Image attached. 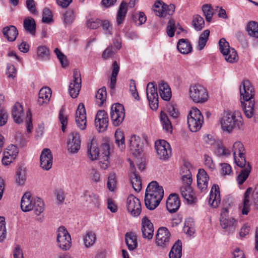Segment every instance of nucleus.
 Listing matches in <instances>:
<instances>
[{"label":"nucleus","mask_w":258,"mask_h":258,"mask_svg":"<svg viewBox=\"0 0 258 258\" xmlns=\"http://www.w3.org/2000/svg\"><path fill=\"white\" fill-rule=\"evenodd\" d=\"M81 140L80 135L76 132L71 133L68 140V149L72 153H76L80 149Z\"/></svg>","instance_id":"aec40b11"},{"label":"nucleus","mask_w":258,"mask_h":258,"mask_svg":"<svg viewBox=\"0 0 258 258\" xmlns=\"http://www.w3.org/2000/svg\"><path fill=\"white\" fill-rule=\"evenodd\" d=\"M83 197L86 201H88L90 204L96 208L99 206V196L93 192L89 193L88 191H85L83 194Z\"/></svg>","instance_id":"a19ab883"},{"label":"nucleus","mask_w":258,"mask_h":258,"mask_svg":"<svg viewBox=\"0 0 258 258\" xmlns=\"http://www.w3.org/2000/svg\"><path fill=\"white\" fill-rule=\"evenodd\" d=\"M143 144L140 138L135 135L132 136L130 140V149L133 154L137 156L143 151Z\"/></svg>","instance_id":"b1692460"},{"label":"nucleus","mask_w":258,"mask_h":258,"mask_svg":"<svg viewBox=\"0 0 258 258\" xmlns=\"http://www.w3.org/2000/svg\"><path fill=\"white\" fill-rule=\"evenodd\" d=\"M189 93L191 99L196 103H204L208 100L207 90L201 85L195 84L190 86Z\"/></svg>","instance_id":"6e6552de"},{"label":"nucleus","mask_w":258,"mask_h":258,"mask_svg":"<svg viewBox=\"0 0 258 258\" xmlns=\"http://www.w3.org/2000/svg\"><path fill=\"white\" fill-rule=\"evenodd\" d=\"M160 120L163 130L167 133H171L172 126L166 114L164 112H161L160 113Z\"/></svg>","instance_id":"79ce46f5"},{"label":"nucleus","mask_w":258,"mask_h":258,"mask_svg":"<svg viewBox=\"0 0 258 258\" xmlns=\"http://www.w3.org/2000/svg\"><path fill=\"white\" fill-rule=\"evenodd\" d=\"M81 88V77L80 71L75 69L73 72V81L69 86V92L70 96L73 98H76Z\"/></svg>","instance_id":"f3484780"},{"label":"nucleus","mask_w":258,"mask_h":258,"mask_svg":"<svg viewBox=\"0 0 258 258\" xmlns=\"http://www.w3.org/2000/svg\"><path fill=\"white\" fill-rule=\"evenodd\" d=\"M26 180L25 171L21 168L16 172V181L19 185H23Z\"/></svg>","instance_id":"13d9d810"},{"label":"nucleus","mask_w":258,"mask_h":258,"mask_svg":"<svg viewBox=\"0 0 258 258\" xmlns=\"http://www.w3.org/2000/svg\"><path fill=\"white\" fill-rule=\"evenodd\" d=\"M127 11V4L124 1H122L117 12L116 21L118 26L122 24L125 20Z\"/></svg>","instance_id":"473e14b6"},{"label":"nucleus","mask_w":258,"mask_h":258,"mask_svg":"<svg viewBox=\"0 0 258 258\" xmlns=\"http://www.w3.org/2000/svg\"><path fill=\"white\" fill-rule=\"evenodd\" d=\"M57 242L58 247L63 250H68L71 247V235L64 226H60L57 229Z\"/></svg>","instance_id":"ddd939ff"},{"label":"nucleus","mask_w":258,"mask_h":258,"mask_svg":"<svg viewBox=\"0 0 258 258\" xmlns=\"http://www.w3.org/2000/svg\"><path fill=\"white\" fill-rule=\"evenodd\" d=\"M177 48L178 51L182 54H188L190 53L192 50L190 42L186 39H179L177 44Z\"/></svg>","instance_id":"f704fd0d"},{"label":"nucleus","mask_w":258,"mask_h":258,"mask_svg":"<svg viewBox=\"0 0 258 258\" xmlns=\"http://www.w3.org/2000/svg\"><path fill=\"white\" fill-rule=\"evenodd\" d=\"M23 27L27 32L35 35L36 25L34 19L31 17L26 18L23 21Z\"/></svg>","instance_id":"e433bc0d"},{"label":"nucleus","mask_w":258,"mask_h":258,"mask_svg":"<svg viewBox=\"0 0 258 258\" xmlns=\"http://www.w3.org/2000/svg\"><path fill=\"white\" fill-rule=\"evenodd\" d=\"M59 119L61 124V130L63 132H65L66 126L68 123L67 116L64 114V109L61 108L59 112Z\"/></svg>","instance_id":"680f3d73"},{"label":"nucleus","mask_w":258,"mask_h":258,"mask_svg":"<svg viewBox=\"0 0 258 258\" xmlns=\"http://www.w3.org/2000/svg\"><path fill=\"white\" fill-rule=\"evenodd\" d=\"M221 52L224 56L225 60L229 62H233L238 60V56L234 49L230 48L229 43L222 38L219 41Z\"/></svg>","instance_id":"9b49d317"},{"label":"nucleus","mask_w":258,"mask_h":258,"mask_svg":"<svg viewBox=\"0 0 258 258\" xmlns=\"http://www.w3.org/2000/svg\"><path fill=\"white\" fill-rule=\"evenodd\" d=\"M21 208L23 212L34 210L35 214L39 216L44 211V204L39 198L33 199L30 192H26L22 197Z\"/></svg>","instance_id":"39448f33"},{"label":"nucleus","mask_w":258,"mask_h":258,"mask_svg":"<svg viewBox=\"0 0 258 258\" xmlns=\"http://www.w3.org/2000/svg\"><path fill=\"white\" fill-rule=\"evenodd\" d=\"M116 176L114 173H111L107 181V187L110 191H113L116 187Z\"/></svg>","instance_id":"0e129e2a"},{"label":"nucleus","mask_w":258,"mask_h":258,"mask_svg":"<svg viewBox=\"0 0 258 258\" xmlns=\"http://www.w3.org/2000/svg\"><path fill=\"white\" fill-rule=\"evenodd\" d=\"M3 33L8 41H14L18 35V31L15 26L10 25L3 29Z\"/></svg>","instance_id":"7c9ffc66"},{"label":"nucleus","mask_w":258,"mask_h":258,"mask_svg":"<svg viewBox=\"0 0 258 258\" xmlns=\"http://www.w3.org/2000/svg\"><path fill=\"white\" fill-rule=\"evenodd\" d=\"M181 244V241L180 240H178L174 244L169 253V258H181L182 255Z\"/></svg>","instance_id":"58836bf2"},{"label":"nucleus","mask_w":258,"mask_h":258,"mask_svg":"<svg viewBox=\"0 0 258 258\" xmlns=\"http://www.w3.org/2000/svg\"><path fill=\"white\" fill-rule=\"evenodd\" d=\"M220 201L219 187L218 185L214 184L212 186L210 191L209 203L212 207L216 208L220 204Z\"/></svg>","instance_id":"cd10ccee"},{"label":"nucleus","mask_w":258,"mask_h":258,"mask_svg":"<svg viewBox=\"0 0 258 258\" xmlns=\"http://www.w3.org/2000/svg\"><path fill=\"white\" fill-rule=\"evenodd\" d=\"M75 18L74 11L72 9L67 10L63 15V23L66 25H71Z\"/></svg>","instance_id":"3c124183"},{"label":"nucleus","mask_w":258,"mask_h":258,"mask_svg":"<svg viewBox=\"0 0 258 258\" xmlns=\"http://www.w3.org/2000/svg\"><path fill=\"white\" fill-rule=\"evenodd\" d=\"M197 185L198 188L201 191L203 192L207 190L209 177L204 169H200L197 175Z\"/></svg>","instance_id":"393cba45"},{"label":"nucleus","mask_w":258,"mask_h":258,"mask_svg":"<svg viewBox=\"0 0 258 258\" xmlns=\"http://www.w3.org/2000/svg\"><path fill=\"white\" fill-rule=\"evenodd\" d=\"M54 51L56 55L57 58L59 59L61 66L63 68L67 67L69 62L67 56L63 54L58 48H55Z\"/></svg>","instance_id":"5fc2aeb1"},{"label":"nucleus","mask_w":258,"mask_h":258,"mask_svg":"<svg viewBox=\"0 0 258 258\" xmlns=\"http://www.w3.org/2000/svg\"><path fill=\"white\" fill-rule=\"evenodd\" d=\"M202 11L207 22H211L213 16V8L211 5L205 4L202 7Z\"/></svg>","instance_id":"603ef678"},{"label":"nucleus","mask_w":258,"mask_h":258,"mask_svg":"<svg viewBox=\"0 0 258 258\" xmlns=\"http://www.w3.org/2000/svg\"><path fill=\"white\" fill-rule=\"evenodd\" d=\"M51 96V91L49 87L41 88L38 94V103L40 105L47 104Z\"/></svg>","instance_id":"c756f323"},{"label":"nucleus","mask_w":258,"mask_h":258,"mask_svg":"<svg viewBox=\"0 0 258 258\" xmlns=\"http://www.w3.org/2000/svg\"><path fill=\"white\" fill-rule=\"evenodd\" d=\"M204 117L197 108H192L187 116V124L190 131L196 132L202 127Z\"/></svg>","instance_id":"0eeeda50"},{"label":"nucleus","mask_w":258,"mask_h":258,"mask_svg":"<svg viewBox=\"0 0 258 258\" xmlns=\"http://www.w3.org/2000/svg\"><path fill=\"white\" fill-rule=\"evenodd\" d=\"M164 196L163 187L156 181L151 182L148 185L145 195V205L150 210L156 208Z\"/></svg>","instance_id":"7ed1b4c3"},{"label":"nucleus","mask_w":258,"mask_h":258,"mask_svg":"<svg viewBox=\"0 0 258 258\" xmlns=\"http://www.w3.org/2000/svg\"><path fill=\"white\" fill-rule=\"evenodd\" d=\"M96 241V235L92 231H89L84 237L85 245L86 247L93 245Z\"/></svg>","instance_id":"8fccbe9b"},{"label":"nucleus","mask_w":258,"mask_h":258,"mask_svg":"<svg viewBox=\"0 0 258 258\" xmlns=\"http://www.w3.org/2000/svg\"><path fill=\"white\" fill-rule=\"evenodd\" d=\"M142 236L145 239L150 240L154 234V226L151 222L146 217L142 220Z\"/></svg>","instance_id":"5701e85b"},{"label":"nucleus","mask_w":258,"mask_h":258,"mask_svg":"<svg viewBox=\"0 0 258 258\" xmlns=\"http://www.w3.org/2000/svg\"><path fill=\"white\" fill-rule=\"evenodd\" d=\"M95 124L99 132L105 131L108 124L107 113L104 110L98 111L96 115Z\"/></svg>","instance_id":"6ab92c4d"},{"label":"nucleus","mask_w":258,"mask_h":258,"mask_svg":"<svg viewBox=\"0 0 258 258\" xmlns=\"http://www.w3.org/2000/svg\"><path fill=\"white\" fill-rule=\"evenodd\" d=\"M158 86L159 92L161 97L164 100H169L171 97V91L169 85L162 81L159 83Z\"/></svg>","instance_id":"72a5a7b5"},{"label":"nucleus","mask_w":258,"mask_h":258,"mask_svg":"<svg viewBox=\"0 0 258 258\" xmlns=\"http://www.w3.org/2000/svg\"><path fill=\"white\" fill-rule=\"evenodd\" d=\"M18 153L19 150L18 148L14 145L9 146L4 152L5 155L9 156L10 158L13 159L14 160L17 157Z\"/></svg>","instance_id":"864d4df0"},{"label":"nucleus","mask_w":258,"mask_h":258,"mask_svg":"<svg viewBox=\"0 0 258 258\" xmlns=\"http://www.w3.org/2000/svg\"><path fill=\"white\" fill-rule=\"evenodd\" d=\"M40 166L44 170H49L52 165V155L49 149H44L40 157Z\"/></svg>","instance_id":"4be33fe9"},{"label":"nucleus","mask_w":258,"mask_h":258,"mask_svg":"<svg viewBox=\"0 0 258 258\" xmlns=\"http://www.w3.org/2000/svg\"><path fill=\"white\" fill-rule=\"evenodd\" d=\"M215 153L219 156L228 157L230 155V151L222 145L218 144L215 150Z\"/></svg>","instance_id":"6e6d98bb"},{"label":"nucleus","mask_w":258,"mask_h":258,"mask_svg":"<svg viewBox=\"0 0 258 258\" xmlns=\"http://www.w3.org/2000/svg\"><path fill=\"white\" fill-rule=\"evenodd\" d=\"M37 54L39 59L47 60L49 58V51L46 46L41 45L37 47Z\"/></svg>","instance_id":"a18cd8bd"},{"label":"nucleus","mask_w":258,"mask_h":258,"mask_svg":"<svg viewBox=\"0 0 258 258\" xmlns=\"http://www.w3.org/2000/svg\"><path fill=\"white\" fill-rule=\"evenodd\" d=\"M153 11L159 17L169 18L175 11L174 5H167L161 1H156L154 5Z\"/></svg>","instance_id":"1a4fd4ad"},{"label":"nucleus","mask_w":258,"mask_h":258,"mask_svg":"<svg viewBox=\"0 0 258 258\" xmlns=\"http://www.w3.org/2000/svg\"><path fill=\"white\" fill-rule=\"evenodd\" d=\"M6 237V228L5 218L0 217V242L3 241Z\"/></svg>","instance_id":"4d7b16f0"},{"label":"nucleus","mask_w":258,"mask_h":258,"mask_svg":"<svg viewBox=\"0 0 258 258\" xmlns=\"http://www.w3.org/2000/svg\"><path fill=\"white\" fill-rule=\"evenodd\" d=\"M242 118L238 112H225L221 119V126L223 132L231 133L234 128L241 129Z\"/></svg>","instance_id":"20e7f679"},{"label":"nucleus","mask_w":258,"mask_h":258,"mask_svg":"<svg viewBox=\"0 0 258 258\" xmlns=\"http://www.w3.org/2000/svg\"><path fill=\"white\" fill-rule=\"evenodd\" d=\"M240 99L245 116L258 119V102L253 99L254 91L248 80H243L239 87Z\"/></svg>","instance_id":"f257e3e1"},{"label":"nucleus","mask_w":258,"mask_h":258,"mask_svg":"<svg viewBox=\"0 0 258 258\" xmlns=\"http://www.w3.org/2000/svg\"><path fill=\"white\" fill-rule=\"evenodd\" d=\"M180 202L178 195L171 194L166 201V208L170 213H174L179 209Z\"/></svg>","instance_id":"a878e982"},{"label":"nucleus","mask_w":258,"mask_h":258,"mask_svg":"<svg viewBox=\"0 0 258 258\" xmlns=\"http://www.w3.org/2000/svg\"><path fill=\"white\" fill-rule=\"evenodd\" d=\"M146 94L150 108L152 110H156L158 107V95L154 83L150 82L148 84Z\"/></svg>","instance_id":"2eb2a0df"},{"label":"nucleus","mask_w":258,"mask_h":258,"mask_svg":"<svg viewBox=\"0 0 258 258\" xmlns=\"http://www.w3.org/2000/svg\"><path fill=\"white\" fill-rule=\"evenodd\" d=\"M26 7L31 14L34 15L38 14L36 3L34 0H26Z\"/></svg>","instance_id":"e2e57ef3"},{"label":"nucleus","mask_w":258,"mask_h":258,"mask_svg":"<svg viewBox=\"0 0 258 258\" xmlns=\"http://www.w3.org/2000/svg\"><path fill=\"white\" fill-rule=\"evenodd\" d=\"M24 113L22 105L17 102L13 107L12 116L16 123H20L23 121Z\"/></svg>","instance_id":"c85d7f7f"},{"label":"nucleus","mask_w":258,"mask_h":258,"mask_svg":"<svg viewBox=\"0 0 258 258\" xmlns=\"http://www.w3.org/2000/svg\"><path fill=\"white\" fill-rule=\"evenodd\" d=\"M130 177L133 187L136 191H139L142 188L140 177L136 174L134 163L130 162Z\"/></svg>","instance_id":"bb28decb"},{"label":"nucleus","mask_w":258,"mask_h":258,"mask_svg":"<svg viewBox=\"0 0 258 258\" xmlns=\"http://www.w3.org/2000/svg\"><path fill=\"white\" fill-rule=\"evenodd\" d=\"M192 25L197 31H200L204 27L205 22L201 16L197 15L193 17Z\"/></svg>","instance_id":"09e8293b"},{"label":"nucleus","mask_w":258,"mask_h":258,"mask_svg":"<svg viewBox=\"0 0 258 258\" xmlns=\"http://www.w3.org/2000/svg\"><path fill=\"white\" fill-rule=\"evenodd\" d=\"M106 34H112V26L108 20L101 21V25Z\"/></svg>","instance_id":"774afa93"},{"label":"nucleus","mask_w":258,"mask_h":258,"mask_svg":"<svg viewBox=\"0 0 258 258\" xmlns=\"http://www.w3.org/2000/svg\"><path fill=\"white\" fill-rule=\"evenodd\" d=\"M252 190L251 187H248L244 194L241 209V213L243 215H247L250 211L251 203L249 199Z\"/></svg>","instance_id":"2f4dec72"},{"label":"nucleus","mask_w":258,"mask_h":258,"mask_svg":"<svg viewBox=\"0 0 258 258\" xmlns=\"http://www.w3.org/2000/svg\"><path fill=\"white\" fill-rule=\"evenodd\" d=\"M209 34H210V31L209 30H205L203 32V33H202L201 34V35L199 37L198 45V49L199 50H201L204 48V47L206 45V44L207 42V40L208 39Z\"/></svg>","instance_id":"49530a36"},{"label":"nucleus","mask_w":258,"mask_h":258,"mask_svg":"<svg viewBox=\"0 0 258 258\" xmlns=\"http://www.w3.org/2000/svg\"><path fill=\"white\" fill-rule=\"evenodd\" d=\"M251 170V167L248 164L245 168L242 169L237 177V182L239 184H242L247 178Z\"/></svg>","instance_id":"de8ad7c7"},{"label":"nucleus","mask_w":258,"mask_h":258,"mask_svg":"<svg viewBox=\"0 0 258 258\" xmlns=\"http://www.w3.org/2000/svg\"><path fill=\"white\" fill-rule=\"evenodd\" d=\"M246 30L250 36L258 38V23L256 22L250 21L248 22Z\"/></svg>","instance_id":"37998d69"},{"label":"nucleus","mask_w":258,"mask_h":258,"mask_svg":"<svg viewBox=\"0 0 258 258\" xmlns=\"http://www.w3.org/2000/svg\"><path fill=\"white\" fill-rule=\"evenodd\" d=\"M86 25L88 28L96 29L101 25V20L97 18H91L87 21Z\"/></svg>","instance_id":"bf43d9fd"},{"label":"nucleus","mask_w":258,"mask_h":258,"mask_svg":"<svg viewBox=\"0 0 258 258\" xmlns=\"http://www.w3.org/2000/svg\"><path fill=\"white\" fill-rule=\"evenodd\" d=\"M130 91L132 96L135 99L139 100V96L136 88V82L135 80L131 79L130 81Z\"/></svg>","instance_id":"69168bd1"},{"label":"nucleus","mask_w":258,"mask_h":258,"mask_svg":"<svg viewBox=\"0 0 258 258\" xmlns=\"http://www.w3.org/2000/svg\"><path fill=\"white\" fill-rule=\"evenodd\" d=\"M233 155L235 164L240 167H244L246 161L245 157V149L241 142H235L233 145Z\"/></svg>","instance_id":"9d476101"},{"label":"nucleus","mask_w":258,"mask_h":258,"mask_svg":"<svg viewBox=\"0 0 258 258\" xmlns=\"http://www.w3.org/2000/svg\"><path fill=\"white\" fill-rule=\"evenodd\" d=\"M109 149L108 144H103L99 150L96 143L91 140L87 145L88 158L92 161L98 159L100 167L103 169H106L108 167L109 165Z\"/></svg>","instance_id":"f03ea898"},{"label":"nucleus","mask_w":258,"mask_h":258,"mask_svg":"<svg viewBox=\"0 0 258 258\" xmlns=\"http://www.w3.org/2000/svg\"><path fill=\"white\" fill-rule=\"evenodd\" d=\"M96 103L99 106H103L106 101L107 92L106 88L103 87L99 89L96 94Z\"/></svg>","instance_id":"ea45409f"},{"label":"nucleus","mask_w":258,"mask_h":258,"mask_svg":"<svg viewBox=\"0 0 258 258\" xmlns=\"http://www.w3.org/2000/svg\"><path fill=\"white\" fill-rule=\"evenodd\" d=\"M52 21V14L51 11L47 8L43 10L42 22L46 23H49Z\"/></svg>","instance_id":"052dcab7"},{"label":"nucleus","mask_w":258,"mask_h":258,"mask_svg":"<svg viewBox=\"0 0 258 258\" xmlns=\"http://www.w3.org/2000/svg\"><path fill=\"white\" fill-rule=\"evenodd\" d=\"M171 234L168 229L164 227H160L156 234V243L162 247H167L170 242Z\"/></svg>","instance_id":"dca6fc26"},{"label":"nucleus","mask_w":258,"mask_h":258,"mask_svg":"<svg viewBox=\"0 0 258 258\" xmlns=\"http://www.w3.org/2000/svg\"><path fill=\"white\" fill-rule=\"evenodd\" d=\"M125 243L130 250H133L138 246L137 238L134 232H129L125 234Z\"/></svg>","instance_id":"4c0bfd02"},{"label":"nucleus","mask_w":258,"mask_h":258,"mask_svg":"<svg viewBox=\"0 0 258 258\" xmlns=\"http://www.w3.org/2000/svg\"><path fill=\"white\" fill-rule=\"evenodd\" d=\"M175 23L173 20H170L167 26V33L169 37H172L174 35Z\"/></svg>","instance_id":"338daca9"},{"label":"nucleus","mask_w":258,"mask_h":258,"mask_svg":"<svg viewBox=\"0 0 258 258\" xmlns=\"http://www.w3.org/2000/svg\"><path fill=\"white\" fill-rule=\"evenodd\" d=\"M220 224L223 229L229 231H233L236 227V221L232 217L220 218Z\"/></svg>","instance_id":"c9c22d12"},{"label":"nucleus","mask_w":258,"mask_h":258,"mask_svg":"<svg viewBox=\"0 0 258 258\" xmlns=\"http://www.w3.org/2000/svg\"><path fill=\"white\" fill-rule=\"evenodd\" d=\"M125 116L123 106L120 103H115L112 105L110 111V117L113 124L119 125L123 121Z\"/></svg>","instance_id":"4468645a"},{"label":"nucleus","mask_w":258,"mask_h":258,"mask_svg":"<svg viewBox=\"0 0 258 258\" xmlns=\"http://www.w3.org/2000/svg\"><path fill=\"white\" fill-rule=\"evenodd\" d=\"M115 143L121 150L125 149L124 137L123 133L119 130L116 131L115 133Z\"/></svg>","instance_id":"c03bdc74"},{"label":"nucleus","mask_w":258,"mask_h":258,"mask_svg":"<svg viewBox=\"0 0 258 258\" xmlns=\"http://www.w3.org/2000/svg\"><path fill=\"white\" fill-rule=\"evenodd\" d=\"M186 174H182L181 177L183 185L180 188V192L182 197L190 204L196 202V198L190 186L192 183L191 172L188 168H184Z\"/></svg>","instance_id":"423d86ee"},{"label":"nucleus","mask_w":258,"mask_h":258,"mask_svg":"<svg viewBox=\"0 0 258 258\" xmlns=\"http://www.w3.org/2000/svg\"><path fill=\"white\" fill-rule=\"evenodd\" d=\"M126 206L128 212L134 216H138L142 210L141 204L139 199L133 196L130 195L126 200Z\"/></svg>","instance_id":"a211bd4d"},{"label":"nucleus","mask_w":258,"mask_h":258,"mask_svg":"<svg viewBox=\"0 0 258 258\" xmlns=\"http://www.w3.org/2000/svg\"><path fill=\"white\" fill-rule=\"evenodd\" d=\"M155 148L159 159L166 161L171 156V148L169 144L164 140L155 142Z\"/></svg>","instance_id":"f8f14e48"},{"label":"nucleus","mask_w":258,"mask_h":258,"mask_svg":"<svg viewBox=\"0 0 258 258\" xmlns=\"http://www.w3.org/2000/svg\"><path fill=\"white\" fill-rule=\"evenodd\" d=\"M76 121L79 127L81 130L86 127V114L84 105L80 103L76 112Z\"/></svg>","instance_id":"412c9836"}]
</instances>
